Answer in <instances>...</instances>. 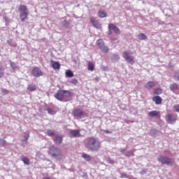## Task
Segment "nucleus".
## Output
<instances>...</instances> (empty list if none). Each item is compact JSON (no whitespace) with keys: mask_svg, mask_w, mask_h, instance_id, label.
<instances>
[{"mask_svg":"<svg viewBox=\"0 0 179 179\" xmlns=\"http://www.w3.org/2000/svg\"><path fill=\"white\" fill-rule=\"evenodd\" d=\"M71 83L72 85H78V80L76 78H73V80H71Z\"/></svg>","mask_w":179,"mask_h":179,"instance_id":"obj_40","label":"nucleus"},{"mask_svg":"<svg viewBox=\"0 0 179 179\" xmlns=\"http://www.w3.org/2000/svg\"><path fill=\"white\" fill-rule=\"evenodd\" d=\"M158 162L162 163V164H166V166H170V164H173V159L169 158L167 157L160 155L157 157Z\"/></svg>","mask_w":179,"mask_h":179,"instance_id":"obj_4","label":"nucleus"},{"mask_svg":"<svg viewBox=\"0 0 179 179\" xmlns=\"http://www.w3.org/2000/svg\"><path fill=\"white\" fill-rule=\"evenodd\" d=\"M170 90H171V92H175L176 90H178L179 87H178V84L177 83H173L171 84L169 86Z\"/></svg>","mask_w":179,"mask_h":179,"instance_id":"obj_15","label":"nucleus"},{"mask_svg":"<svg viewBox=\"0 0 179 179\" xmlns=\"http://www.w3.org/2000/svg\"><path fill=\"white\" fill-rule=\"evenodd\" d=\"M109 163H110V164H114V160H110Z\"/></svg>","mask_w":179,"mask_h":179,"instance_id":"obj_47","label":"nucleus"},{"mask_svg":"<svg viewBox=\"0 0 179 179\" xmlns=\"http://www.w3.org/2000/svg\"><path fill=\"white\" fill-rule=\"evenodd\" d=\"M52 68H53V69H59V68H61V64H59V62H54L52 64Z\"/></svg>","mask_w":179,"mask_h":179,"instance_id":"obj_17","label":"nucleus"},{"mask_svg":"<svg viewBox=\"0 0 179 179\" xmlns=\"http://www.w3.org/2000/svg\"><path fill=\"white\" fill-rule=\"evenodd\" d=\"M55 97L57 100H59V101H66L65 97H71V92L64 90H59L55 94Z\"/></svg>","mask_w":179,"mask_h":179,"instance_id":"obj_3","label":"nucleus"},{"mask_svg":"<svg viewBox=\"0 0 179 179\" xmlns=\"http://www.w3.org/2000/svg\"><path fill=\"white\" fill-rule=\"evenodd\" d=\"M65 73L66 78H73V72H72V71L68 70Z\"/></svg>","mask_w":179,"mask_h":179,"instance_id":"obj_24","label":"nucleus"},{"mask_svg":"<svg viewBox=\"0 0 179 179\" xmlns=\"http://www.w3.org/2000/svg\"><path fill=\"white\" fill-rule=\"evenodd\" d=\"M49 155L57 160H61V159H62V152L61 151V149L54 145L49 148Z\"/></svg>","mask_w":179,"mask_h":179,"instance_id":"obj_2","label":"nucleus"},{"mask_svg":"<svg viewBox=\"0 0 179 179\" xmlns=\"http://www.w3.org/2000/svg\"><path fill=\"white\" fill-rule=\"evenodd\" d=\"M30 138V133L29 131H26L24 135V139H22V142H27Z\"/></svg>","mask_w":179,"mask_h":179,"instance_id":"obj_19","label":"nucleus"},{"mask_svg":"<svg viewBox=\"0 0 179 179\" xmlns=\"http://www.w3.org/2000/svg\"><path fill=\"white\" fill-rule=\"evenodd\" d=\"M88 71H94V64L93 63L90 62L88 64Z\"/></svg>","mask_w":179,"mask_h":179,"instance_id":"obj_30","label":"nucleus"},{"mask_svg":"<svg viewBox=\"0 0 179 179\" xmlns=\"http://www.w3.org/2000/svg\"><path fill=\"white\" fill-rule=\"evenodd\" d=\"M4 70H5L4 68H1V67H0V78H2V76H3V74L5 73L3 72Z\"/></svg>","mask_w":179,"mask_h":179,"instance_id":"obj_39","label":"nucleus"},{"mask_svg":"<svg viewBox=\"0 0 179 179\" xmlns=\"http://www.w3.org/2000/svg\"><path fill=\"white\" fill-rule=\"evenodd\" d=\"M32 75L36 78H40V76H43V71L39 68L34 67L32 70Z\"/></svg>","mask_w":179,"mask_h":179,"instance_id":"obj_8","label":"nucleus"},{"mask_svg":"<svg viewBox=\"0 0 179 179\" xmlns=\"http://www.w3.org/2000/svg\"><path fill=\"white\" fill-rule=\"evenodd\" d=\"M8 44H10V41H8Z\"/></svg>","mask_w":179,"mask_h":179,"instance_id":"obj_50","label":"nucleus"},{"mask_svg":"<svg viewBox=\"0 0 179 179\" xmlns=\"http://www.w3.org/2000/svg\"><path fill=\"white\" fill-rule=\"evenodd\" d=\"M90 22L93 24L94 27H95V29H100V27H101V25L100 24V22L96 20L94 17H91Z\"/></svg>","mask_w":179,"mask_h":179,"instance_id":"obj_10","label":"nucleus"},{"mask_svg":"<svg viewBox=\"0 0 179 179\" xmlns=\"http://www.w3.org/2000/svg\"><path fill=\"white\" fill-rule=\"evenodd\" d=\"M105 132H106V134H110V131H108V130L105 131Z\"/></svg>","mask_w":179,"mask_h":179,"instance_id":"obj_48","label":"nucleus"},{"mask_svg":"<svg viewBox=\"0 0 179 179\" xmlns=\"http://www.w3.org/2000/svg\"><path fill=\"white\" fill-rule=\"evenodd\" d=\"M152 100L155 101V104H162V101L163 99H162V97L159 96H155L152 98Z\"/></svg>","mask_w":179,"mask_h":179,"instance_id":"obj_14","label":"nucleus"},{"mask_svg":"<svg viewBox=\"0 0 179 179\" xmlns=\"http://www.w3.org/2000/svg\"><path fill=\"white\" fill-rule=\"evenodd\" d=\"M113 61H119L120 60V56L118 55H113L112 56Z\"/></svg>","mask_w":179,"mask_h":179,"instance_id":"obj_31","label":"nucleus"},{"mask_svg":"<svg viewBox=\"0 0 179 179\" xmlns=\"http://www.w3.org/2000/svg\"><path fill=\"white\" fill-rule=\"evenodd\" d=\"M73 115L77 118V120H81V118H85V112H83L82 109L78 108L73 111Z\"/></svg>","mask_w":179,"mask_h":179,"instance_id":"obj_6","label":"nucleus"},{"mask_svg":"<svg viewBox=\"0 0 179 179\" xmlns=\"http://www.w3.org/2000/svg\"><path fill=\"white\" fill-rule=\"evenodd\" d=\"M166 121L168 124H176V121H177V116L173 114H168L165 117Z\"/></svg>","mask_w":179,"mask_h":179,"instance_id":"obj_7","label":"nucleus"},{"mask_svg":"<svg viewBox=\"0 0 179 179\" xmlns=\"http://www.w3.org/2000/svg\"><path fill=\"white\" fill-rule=\"evenodd\" d=\"M62 24L64 27H69V22L68 21H64Z\"/></svg>","mask_w":179,"mask_h":179,"instance_id":"obj_38","label":"nucleus"},{"mask_svg":"<svg viewBox=\"0 0 179 179\" xmlns=\"http://www.w3.org/2000/svg\"><path fill=\"white\" fill-rule=\"evenodd\" d=\"M108 29V30H113L115 34H120L121 33V31H120V28L115 26V24H109Z\"/></svg>","mask_w":179,"mask_h":179,"instance_id":"obj_9","label":"nucleus"},{"mask_svg":"<svg viewBox=\"0 0 179 179\" xmlns=\"http://www.w3.org/2000/svg\"><path fill=\"white\" fill-rule=\"evenodd\" d=\"M47 111H48V114H50L51 115H54V114H55V111H54V110H52L51 108H48Z\"/></svg>","mask_w":179,"mask_h":179,"instance_id":"obj_34","label":"nucleus"},{"mask_svg":"<svg viewBox=\"0 0 179 179\" xmlns=\"http://www.w3.org/2000/svg\"><path fill=\"white\" fill-rule=\"evenodd\" d=\"M156 84L155 83L154 81H149L147 83V85H145V89L150 90L152 87H155V85Z\"/></svg>","mask_w":179,"mask_h":179,"instance_id":"obj_16","label":"nucleus"},{"mask_svg":"<svg viewBox=\"0 0 179 179\" xmlns=\"http://www.w3.org/2000/svg\"><path fill=\"white\" fill-rule=\"evenodd\" d=\"M160 115V112L157 110H152L148 113L149 117H159Z\"/></svg>","mask_w":179,"mask_h":179,"instance_id":"obj_13","label":"nucleus"},{"mask_svg":"<svg viewBox=\"0 0 179 179\" xmlns=\"http://www.w3.org/2000/svg\"><path fill=\"white\" fill-rule=\"evenodd\" d=\"M19 12H26L27 10V7L26 6L21 5L18 8Z\"/></svg>","mask_w":179,"mask_h":179,"instance_id":"obj_25","label":"nucleus"},{"mask_svg":"<svg viewBox=\"0 0 179 179\" xmlns=\"http://www.w3.org/2000/svg\"><path fill=\"white\" fill-rule=\"evenodd\" d=\"M134 155V152L132 151H127L126 153H124V156H132Z\"/></svg>","mask_w":179,"mask_h":179,"instance_id":"obj_37","label":"nucleus"},{"mask_svg":"<svg viewBox=\"0 0 179 179\" xmlns=\"http://www.w3.org/2000/svg\"><path fill=\"white\" fill-rule=\"evenodd\" d=\"M55 143H56V145H61V143H62V136H57L55 140Z\"/></svg>","mask_w":179,"mask_h":179,"instance_id":"obj_18","label":"nucleus"},{"mask_svg":"<svg viewBox=\"0 0 179 179\" xmlns=\"http://www.w3.org/2000/svg\"><path fill=\"white\" fill-rule=\"evenodd\" d=\"M162 92L163 91L162 90V89L157 88L154 91V94H162Z\"/></svg>","mask_w":179,"mask_h":179,"instance_id":"obj_32","label":"nucleus"},{"mask_svg":"<svg viewBox=\"0 0 179 179\" xmlns=\"http://www.w3.org/2000/svg\"><path fill=\"white\" fill-rule=\"evenodd\" d=\"M1 92L3 94H8L9 93V91L6 90V89H3L1 90Z\"/></svg>","mask_w":179,"mask_h":179,"instance_id":"obj_42","label":"nucleus"},{"mask_svg":"<svg viewBox=\"0 0 179 179\" xmlns=\"http://www.w3.org/2000/svg\"><path fill=\"white\" fill-rule=\"evenodd\" d=\"M173 110L176 113H179V104H176L173 106Z\"/></svg>","mask_w":179,"mask_h":179,"instance_id":"obj_33","label":"nucleus"},{"mask_svg":"<svg viewBox=\"0 0 179 179\" xmlns=\"http://www.w3.org/2000/svg\"><path fill=\"white\" fill-rule=\"evenodd\" d=\"M47 135H48V136H55V130L48 129Z\"/></svg>","mask_w":179,"mask_h":179,"instance_id":"obj_23","label":"nucleus"},{"mask_svg":"<svg viewBox=\"0 0 179 179\" xmlns=\"http://www.w3.org/2000/svg\"><path fill=\"white\" fill-rule=\"evenodd\" d=\"M10 67L12 68V69H13V71H15L16 69V64H15V62H11L10 63Z\"/></svg>","mask_w":179,"mask_h":179,"instance_id":"obj_35","label":"nucleus"},{"mask_svg":"<svg viewBox=\"0 0 179 179\" xmlns=\"http://www.w3.org/2000/svg\"><path fill=\"white\" fill-rule=\"evenodd\" d=\"M120 152L121 153H122V155H125V153L127 152V149L121 148Z\"/></svg>","mask_w":179,"mask_h":179,"instance_id":"obj_45","label":"nucleus"},{"mask_svg":"<svg viewBox=\"0 0 179 179\" xmlns=\"http://www.w3.org/2000/svg\"><path fill=\"white\" fill-rule=\"evenodd\" d=\"M27 89H28V90H29V92H34V90H36V85H29Z\"/></svg>","mask_w":179,"mask_h":179,"instance_id":"obj_27","label":"nucleus"},{"mask_svg":"<svg viewBox=\"0 0 179 179\" xmlns=\"http://www.w3.org/2000/svg\"><path fill=\"white\" fill-rule=\"evenodd\" d=\"M109 31V34H111L113 32L111 31V30H108Z\"/></svg>","mask_w":179,"mask_h":179,"instance_id":"obj_49","label":"nucleus"},{"mask_svg":"<svg viewBox=\"0 0 179 179\" xmlns=\"http://www.w3.org/2000/svg\"><path fill=\"white\" fill-rule=\"evenodd\" d=\"M123 58L128 62V64H131V65H134V64H135V58L134 56L129 55V52L127 51L123 52Z\"/></svg>","mask_w":179,"mask_h":179,"instance_id":"obj_5","label":"nucleus"},{"mask_svg":"<svg viewBox=\"0 0 179 179\" xmlns=\"http://www.w3.org/2000/svg\"><path fill=\"white\" fill-rule=\"evenodd\" d=\"M99 17L103 18L107 16V13H106L104 10H99Z\"/></svg>","mask_w":179,"mask_h":179,"instance_id":"obj_29","label":"nucleus"},{"mask_svg":"<svg viewBox=\"0 0 179 179\" xmlns=\"http://www.w3.org/2000/svg\"><path fill=\"white\" fill-rule=\"evenodd\" d=\"M137 37L138 40H146L148 38V36L143 33L137 35Z\"/></svg>","mask_w":179,"mask_h":179,"instance_id":"obj_20","label":"nucleus"},{"mask_svg":"<svg viewBox=\"0 0 179 179\" xmlns=\"http://www.w3.org/2000/svg\"><path fill=\"white\" fill-rule=\"evenodd\" d=\"M146 169H143L141 172L140 174H146Z\"/></svg>","mask_w":179,"mask_h":179,"instance_id":"obj_46","label":"nucleus"},{"mask_svg":"<svg viewBox=\"0 0 179 179\" xmlns=\"http://www.w3.org/2000/svg\"><path fill=\"white\" fill-rule=\"evenodd\" d=\"M155 132H156V129H152V130L150 131V135H151L152 136H155Z\"/></svg>","mask_w":179,"mask_h":179,"instance_id":"obj_43","label":"nucleus"},{"mask_svg":"<svg viewBox=\"0 0 179 179\" xmlns=\"http://www.w3.org/2000/svg\"><path fill=\"white\" fill-rule=\"evenodd\" d=\"M22 160L23 163H24V164H30V160H29V158H27V157H23Z\"/></svg>","mask_w":179,"mask_h":179,"instance_id":"obj_28","label":"nucleus"},{"mask_svg":"<svg viewBox=\"0 0 179 179\" xmlns=\"http://www.w3.org/2000/svg\"><path fill=\"white\" fill-rule=\"evenodd\" d=\"M97 45H99V48L104 45V41L102 39H99L96 41Z\"/></svg>","mask_w":179,"mask_h":179,"instance_id":"obj_26","label":"nucleus"},{"mask_svg":"<svg viewBox=\"0 0 179 179\" xmlns=\"http://www.w3.org/2000/svg\"><path fill=\"white\" fill-rule=\"evenodd\" d=\"M100 50L101 51H102V52H105V53H107L110 51V49L108 48V47L104 45L100 48Z\"/></svg>","mask_w":179,"mask_h":179,"instance_id":"obj_21","label":"nucleus"},{"mask_svg":"<svg viewBox=\"0 0 179 179\" xmlns=\"http://www.w3.org/2000/svg\"><path fill=\"white\" fill-rule=\"evenodd\" d=\"M85 148L92 152H99L101 148L100 141L96 140L94 137H88L85 141Z\"/></svg>","mask_w":179,"mask_h":179,"instance_id":"obj_1","label":"nucleus"},{"mask_svg":"<svg viewBox=\"0 0 179 179\" xmlns=\"http://www.w3.org/2000/svg\"><path fill=\"white\" fill-rule=\"evenodd\" d=\"M6 141L3 138H0V146H3V145H6Z\"/></svg>","mask_w":179,"mask_h":179,"instance_id":"obj_36","label":"nucleus"},{"mask_svg":"<svg viewBox=\"0 0 179 179\" xmlns=\"http://www.w3.org/2000/svg\"><path fill=\"white\" fill-rule=\"evenodd\" d=\"M27 16H29V13H27L26 11L21 13L20 15V20L22 22H24L26 19H27Z\"/></svg>","mask_w":179,"mask_h":179,"instance_id":"obj_12","label":"nucleus"},{"mask_svg":"<svg viewBox=\"0 0 179 179\" xmlns=\"http://www.w3.org/2000/svg\"><path fill=\"white\" fill-rule=\"evenodd\" d=\"M121 178H127L128 176H127V173H120Z\"/></svg>","mask_w":179,"mask_h":179,"instance_id":"obj_44","label":"nucleus"},{"mask_svg":"<svg viewBox=\"0 0 179 179\" xmlns=\"http://www.w3.org/2000/svg\"><path fill=\"white\" fill-rule=\"evenodd\" d=\"M82 157L87 162H90L92 160V157L87 154H83Z\"/></svg>","mask_w":179,"mask_h":179,"instance_id":"obj_22","label":"nucleus"},{"mask_svg":"<svg viewBox=\"0 0 179 179\" xmlns=\"http://www.w3.org/2000/svg\"><path fill=\"white\" fill-rule=\"evenodd\" d=\"M176 80H179V72H176L174 75Z\"/></svg>","mask_w":179,"mask_h":179,"instance_id":"obj_41","label":"nucleus"},{"mask_svg":"<svg viewBox=\"0 0 179 179\" xmlns=\"http://www.w3.org/2000/svg\"><path fill=\"white\" fill-rule=\"evenodd\" d=\"M70 136L71 138H79L80 136V131L79 130H71Z\"/></svg>","mask_w":179,"mask_h":179,"instance_id":"obj_11","label":"nucleus"}]
</instances>
